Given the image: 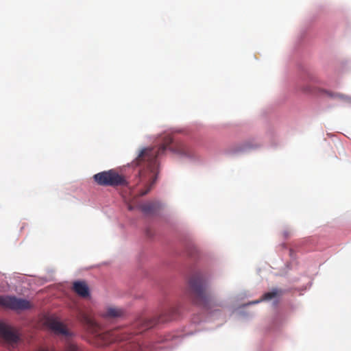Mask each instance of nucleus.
<instances>
[{
  "mask_svg": "<svg viewBox=\"0 0 351 351\" xmlns=\"http://www.w3.org/2000/svg\"><path fill=\"white\" fill-rule=\"evenodd\" d=\"M167 149L182 157L192 158L196 156L193 147L182 141H173L170 135L163 136L158 146L143 149L132 162V165L138 168L137 184L143 186L138 196L148 193L155 184L159 173V159Z\"/></svg>",
  "mask_w": 351,
  "mask_h": 351,
  "instance_id": "obj_1",
  "label": "nucleus"
},
{
  "mask_svg": "<svg viewBox=\"0 0 351 351\" xmlns=\"http://www.w3.org/2000/svg\"><path fill=\"white\" fill-rule=\"evenodd\" d=\"M80 321L86 326L87 330L95 338L96 343L99 346H106L117 341H123L128 339L123 336L119 329L103 332L98 324L89 315L84 313L80 314Z\"/></svg>",
  "mask_w": 351,
  "mask_h": 351,
  "instance_id": "obj_2",
  "label": "nucleus"
},
{
  "mask_svg": "<svg viewBox=\"0 0 351 351\" xmlns=\"http://www.w3.org/2000/svg\"><path fill=\"white\" fill-rule=\"evenodd\" d=\"M189 295L192 302L197 305L206 306L211 295L207 290L205 281L199 274L193 275L189 281Z\"/></svg>",
  "mask_w": 351,
  "mask_h": 351,
  "instance_id": "obj_3",
  "label": "nucleus"
},
{
  "mask_svg": "<svg viewBox=\"0 0 351 351\" xmlns=\"http://www.w3.org/2000/svg\"><path fill=\"white\" fill-rule=\"evenodd\" d=\"M95 182L100 186H128L125 178L119 174L115 169H110L98 173L93 176Z\"/></svg>",
  "mask_w": 351,
  "mask_h": 351,
  "instance_id": "obj_4",
  "label": "nucleus"
},
{
  "mask_svg": "<svg viewBox=\"0 0 351 351\" xmlns=\"http://www.w3.org/2000/svg\"><path fill=\"white\" fill-rule=\"evenodd\" d=\"M0 305L14 311H23L32 307L30 302L25 299L4 295L0 296Z\"/></svg>",
  "mask_w": 351,
  "mask_h": 351,
  "instance_id": "obj_5",
  "label": "nucleus"
},
{
  "mask_svg": "<svg viewBox=\"0 0 351 351\" xmlns=\"http://www.w3.org/2000/svg\"><path fill=\"white\" fill-rule=\"evenodd\" d=\"M176 310L175 308H172L171 313L176 312ZM172 319H173V314L169 315L167 317L165 315H162L159 317L153 318L151 319H149L147 318H141L139 320H138L136 322V326L141 325L142 330H146V329L152 328L153 326H154L155 325H156L157 324H158L160 322H167Z\"/></svg>",
  "mask_w": 351,
  "mask_h": 351,
  "instance_id": "obj_6",
  "label": "nucleus"
},
{
  "mask_svg": "<svg viewBox=\"0 0 351 351\" xmlns=\"http://www.w3.org/2000/svg\"><path fill=\"white\" fill-rule=\"evenodd\" d=\"M45 324L56 335H60L65 337H69L71 335L66 326L56 317H48Z\"/></svg>",
  "mask_w": 351,
  "mask_h": 351,
  "instance_id": "obj_7",
  "label": "nucleus"
},
{
  "mask_svg": "<svg viewBox=\"0 0 351 351\" xmlns=\"http://www.w3.org/2000/svg\"><path fill=\"white\" fill-rule=\"evenodd\" d=\"M0 336L9 344L16 343L19 340L17 332L10 326L0 322Z\"/></svg>",
  "mask_w": 351,
  "mask_h": 351,
  "instance_id": "obj_8",
  "label": "nucleus"
},
{
  "mask_svg": "<svg viewBox=\"0 0 351 351\" xmlns=\"http://www.w3.org/2000/svg\"><path fill=\"white\" fill-rule=\"evenodd\" d=\"M73 289L77 294L82 298H86L89 295V289L85 282H74Z\"/></svg>",
  "mask_w": 351,
  "mask_h": 351,
  "instance_id": "obj_9",
  "label": "nucleus"
},
{
  "mask_svg": "<svg viewBox=\"0 0 351 351\" xmlns=\"http://www.w3.org/2000/svg\"><path fill=\"white\" fill-rule=\"evenodd\" d=\"M123 315L124 311L122 308L117 306H109L102 314V316L105 318H117L120 317Z\"/></svg>",
  "mask_w": 351,
  "mask_h": 351,
  "instance_id": "obj_10",
  "label": "nucleus"
},
{
  "mask_svg": "<svg viewBox=\"0 0 351 351\" xmlns=\"http://www.w3.org/2000/svg\"><path fill=\"white\" fill-rule=\"evenodd\" d=\"M283 291L280 289H273L271 291L264 293L261 300L254 302L253 303L256 304L261 301H269L274 298L280 297L283 294Z\"/></svg>",
  "mask_w": 351,
  "mask_h": 351,
  "instance_id": "obj_11",
  "label": "nucleus"
},
{
  "mask_svg": "<svg viewBox=\"0 0 351 351\" xmlns=\"http://www.w3.org/2000/svg\"><path fill=\"white\" fill-rule=\"evenodd\" d=\"M159 208V205L156 202H148L141 206V210L146 215H153Z\"/></svg>",
  "mask_w": 351,
  "mask_h": 351,
  "instance_id": "obj_12",
  "label": "nucleus"
},
{
  "mask_svg": "<svg viewBox=\"0 0 351 351\" xmlns=\"http://www.w3.org/2000/svg\"><path fill=\"white\" fill-rule=\"evenodd\" d=\"M282 234L285 238H288L291 234V232L290 230H287L283 231Z\"/></svg>",
  "mask_w": 351,
  "mask_h": 351,
  "instance_id": "obj_13",
  "label": "nucleus"
},
{
  "mask_svg": "<svg viewBox=\"0 0 351 351\" xmlns=\"http://www.w3.org/2000/svg\"><path fill=\"white\" fill-rule=\"evenodd\" d=\"M128 209H129V210H132V209H133V208H132V206L131 205H129V206H128Z\"/></svg>",
  "mask_w": 351,
  "mask_h": 351,
  "instance_id": "obj_14",
  "label": "nucleus"
}]
</instances>
